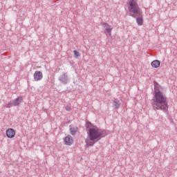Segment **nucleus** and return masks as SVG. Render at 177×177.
Returning a JSON list of instances; mask_svg holds the SVG:
<instances>
[{
    "label": "nucleus",
    "instance_id": "nucleus-12",
    "mask_svg": "<svg viewBox=\"0 0 177 177\" xmlns=\"http://www.w3.org/2000/svg\"><path fill=\"white\" fill-rule=\"evenodd\" d=\"M77 127H71L70 129L71 135H75V133L77 132Z\"/></svg>",
    "mask_w": 177,
    "mask_h": 177
},
{
    "label": "nucleus",
    "instance_id": "nucleus-1",
    "mask_svg": "<svg viewBox=\"0 0 177 177\" xmlns=\"http://www.w3.org/2000/svg\"><path fill=\"white\" fill-rule=\"evenodd\" d=\"M86 127L88 131V138L86 139L87 146H93L95 142L103 138V131L97 127H92V123L87 122Z\"/></svg>",
    "mask_w": 177,
    "mask_h": 177
},
{
    "label": "nucleus",
    "instance_id": "nucleus-4",
    "mask_svg": "<svg viewBox=\"0 0 177 177\" xmlns=\"http://www.w3.org/2000/svg\"><path fill=\"white\" fill-rule=\"evenodd\" d=\"M102 26H103L104 28H105V34H106V37H111V30H113L111 26L106 23H103Z\"/></svg>",
    "mask_w": 177,
    "mask_h": 177
},
{
    "label": "nucleus",
    "instance_id": "nucleus-13",
    "mask_svg": "<svg viewBox=\"0 0 177 177\" xmlns=\"http://www.w3.org/2000/svg\"><path fill=\"white\" fill-rule=\"evenodd\" d=\"M13 106H15L13 102H8L6 105V107H7L8 109H10V107H13Z\"/></svg>",
    "mask_w": 177,
    "mask_h": 177
},
{
    "label": "nucleus",
    "instance_id": "nucleus-9",
    "mask_svg": "<svg viewBox=\"0 0 177 177\" xmlns=\"http://www.w3.org/2000/svg\"><path fill=\"white\" fill-rule=\"evenodd\" d=\"M22 102H23V97H19L14 100L13 102L14 106H19V104H20V103H21Z\"/></svg>",
    "mask_w": 177,
    "mask_h": 177
},
{
    "label": "nucleus",
    "instance_id": "nucleus-6",
    "mask_svg": "<svg viewBox=\"0 0 177 177\" xmlns=\"http://www.w3.org/2000/svg\"><path fill=\"white\" fill-rule=\"evenodd\" d=\"M33 77L35 80L41 81L44 78V75H42V72L37 71L35 72Z\"/></svg>",
    "mask_w": 177,
    "mask_h": 177
},
{
    "label": "nucleus",
    "instance_id": "nucleus-14",
    "mask_svg": "<svg viewBox=\"0 0 177 177\" xmlns=\"http://www.w3.org/2000/svg\"><path fill=\"white\" fill-rule=\"evenodd\" d=\"M73 53H74L75 57H79V56H80V53L77 50H74Z\"/></svg>",
    "mask_w": 177,
    "mask_h": 177
},
{
    "label": "nucleus",
    "instance_id": "nucleus-8",
    "mask_svg": "<svg viewBox=\"0 0 177 177\" xmlns=\"http://www.w3.org/2000/svg\"><path fill=\"white\" fill-rule=\"evenodd\" d=\"M151 64L152 67H153V68H158V67H160V64H161V63L158 60H154L151 62Z\"/></svg>",
    "mask_w": 177,
    "mask_h": 177
},
{
    "label": "nucleus",
    "instance_id": "nucleus-16",
    "mask_svg": "<svg viewBox=\"0 0 177 177\" xmlns=\"http://www.w3.org/2000/svg\"><path fill=\"white\" fill-rule=\"evenodd\" d=\"M63 78H67V75H63L61 77V81H63Z\"/></svg>",
    "mask_w": 177,
    "mask_h": 177
},
{
    "label": "nucleus",
    "instance_id": "nucleus-15",
    "mask_svg": "<svg viewBox=\"0 0 177 177\" xmlns=\"http://www.w3.org/2000/svg\"><path fill=\"white\" fill-rule=\"evenodd\" d=\"M66 110H67V111H68L71 110V107L70 106H66Z\"/></svg>",
    "mask_w": 177,
    "mask_h": 177
},
{
    "label": "nucleus",
    "instance_id": "nucleus-5",
    "mask_svg": "<svg viewBox=\"0 0 177 177\" xmlns=\"http://www.w3.org/2000/svg\"><path fill=\"white\" fill-rule=\"evenodd\" d=\"M6 133L7 138H8L9 139H13V138L16 136V131H15V129L12 128L8 129L6 130Z\"/></svg>",
    "mask_w": 177,
    "mask_h": 177
},
{
    "label": "nucleus",
    "instance_id": "nucleus-2",
    "mask_svg": "<svg viewBox=\"0 0 177 177\" xmlns=\"http://www.w3.org/2000/svg\"><path fill=\"white\" fill-rule=\"evenodd\" d=\"M153 102L152 106L154 110H168L167 97L160 90L155 88Z\"/></svg>",
    "mask_w": 177,
    "mask_h": 177
},
{
    "label": "nucleus",
    "instance_id": "nucleus-11",
    "mask_svg": "<svg viewBox=\"0 0 177 177\" xmlns=\"http://www.w3.org/2000/svg\"><path fill=\"white\" fill-rule=\"evenodd\" d=\"M113 106L115 109H118L120 107V102H118L117 100H115L113 101Z\"/></svg>",
    "mask_w": 177,
    "mask_h": 177
},
{
    "label": "nucleus",
    "instance_id": "nucleus-7",
    "mask_svg": "<svg viewBox=\"0 0 177 177\" xmlns=\"http://www.w3.org/2000/svg\"><path fill=\"white\" fill-rule=\"evenodd\" d=\"M65 145H67L68 146H71L73 145V137L71 136H67L64 139Z\"/></svg>",
    "mask_w": 177,
    "mask_h": 177
},
{
    "label": "nucleus",
    "instance_id": "nucleus-3",
    "mask_svg": "<svg viewBox=\"0 0 177 177\" xmlns=\"http://www.w3.org/2000/svg\"><path fill=\"white\" fill-rule=\"evenodd\" d=\"M127 6L129 12L133 13L131 15L132 17H136L135 15H140V8L138 4V0H128Z\"/></svg>",
    "mask_w": 177,
    "mask_h": 177
},
{
    "label": "nucleus",
    "instance_id": "nucleus-10",
    "mask_svg": "<svg viewBox=\"0 0 177 177\" xmlns=\"http://www.w3.org/2000/svg\"><path fill=\"white\" fill-rule=\"evenodd\" d=\"M136 22L138 26H142L143 25V17H138L136 19Z\"/></svg>",
    "mask_w": 177,
    "mask_h": 177
}]
</instances>
